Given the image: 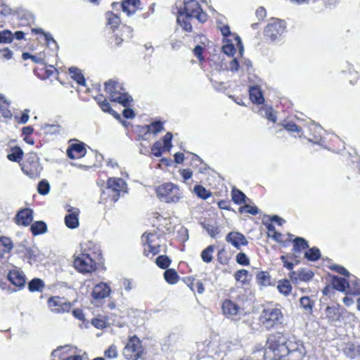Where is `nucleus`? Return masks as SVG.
Instances as JSON below:
<instances>
[{"label": "nucleus", "instance_id": "nucleus-63", "mask_svg": "<svg viewBox=\"0 0 360 360\" xmlns=\"http://www.w3.org/2000/svg\"><path fill=\"white\" fill-rule=\"evenodd\" d=\"M0 54L2 58L9 60L13 56V52L8 48L0 50Z\"/></svg>", "mask_w": 360, "mask_h": 360}, {"label": "nucleus", "instance_id": "nucleus-31", "mask_svg": "<svg viewBox=\"0 0 360 360\" xmlns=\"http://www.w3.org/2000/svg\"><path fill=\"white\" fill-rule=\"evenodd\" d=\"M69 72L72 78L74 79L79 84L86 86L85 79L79 69L72 67L69 69Z\"/></svg>", "mask_w": 360, "mask_h": 360}, {"label": "nucleus", "instance_id": "nucleus-19", "mask_svg": "<svg viewBox=\"0 0 360 360\" xmlns=\"http://www.w3.org/2000/svg\"><path fill=\"white\" fill-rule=\"evenodd\" d=\"M86 154V149L82 143H75L67 150V155L70 159H79Z\"/></svg>", "mask_w": 360, "mask_h": 360}, {"label": "nucleus", "instance_id": "nucleus-32", "mask_svg": "<svg viewBox=\"0 0 360 360\" xmlns=\"http://www.w3.org/2000/svg\"><path fill=\"white\" fill-rule=\"evenodd\" d=\"M300 304L305 313L310 314L312 311L314 302L309 297L304 296L300 299Z\"/></svg>", "mask_w": 360, "mask_h": 360}, {"label": "nucleus", "instance_id": "nucleus-17", "mask_svg": "<svg viewBox=\"0 0 360 360\" xmlns=\"http://www.w3.org/2000/svg\"><path fill=\"white\" fill-rule=\"evenodd\" d=\"M226 240L237 249H240L241 245H246L248 243L243 234L235 231L228 233L226 237Z\"/></svg>", "mask_w": 360, "mask_h": 360}, {"label": "nucleus", "instance_id": "nucleus-40", "mask_svg": "<svg viewBox=\"0 0 360 360\" xmlns=\"http://www.w3.org/2000/svg\"><path fill=\"white\" fill-rule=\"evenodd\" d=\"M314 274L311 271L302 269L297 271V277H295V281H308L312 278Z\"/></svg>", "mask_w": 360, "mask_h": 360}, {"label": "nucleus", "instance_id": "nucleus-47", "mask_svg": "<svg viewBox=\"0 0 360 360\" xmlns=\"http://www.w3.org/2000/svg\"><path fill=\"white\" fill-rule=\"evenodd\" d=\"M39 193L41 195H46L49 193L50 185L46 180L39 181L37 188Z\"/></svg>", "mask_w": 360, "mask_h": 360}, {"label": "nucleus", "instance_id": "nucleus-41", "mask_svg": "<svg viewBox=\"0 0 360 360\" xmlns=\"http://www.w3.org/2000/svg\"><path fill=\"white\" fill-rule=\"evenodd\" d=\"M194 192L199 198L204 200L208 198L211 195V192L200 185H198L194 187Z\"/></svg>", "mask_w": 360, "mask_h": 360}, {"label": "nucleus", "instance_id": "nucleus-24", "mask_svg": "<svg viewBox=\"0 0 360 360\" xmlns=\"http://www.w3.org/2000/svg\"><path fill=\"white\" fill-rule=\"evenodd\" d=\"M249 93L250 98L252 103L259 105L264 102V98L262 91L257 86H250Z\"/></svg>", "mask_w": 360, "mask_h": 360}, {"label": "nucleus", "instance_id": "nucleus-13", "mask_svg": "<svg viewBox=\"0 0 360 360\" xmlns=\"http://www.w3.org/2000/svg\"><path fill=\"white\" fill-rule=\"evenodd\" d=\"M223 314L228 318L234 321H238L241 319V315L243 314V309L230 300H226L223 302L221 306Z\"/></svg>", "mask_w": 360, "mask_h": 360}, {"label": "nucleus", "instance_id": "nucleus-51", "mask_svg": "<svg viewBox=\"0 0 360 360\" xmlns=\"http://www.w3.org/2000/svg\"><path fill=\"white\" fill-rule=\"evenodd\" d=\"M236 260L238 264L243 266H248L250 264V260L248 256L244 252H240L236 255Z\"/></svg>", "mask_w": 360, "mask_h": 360}, {"label": "nucleus", "instance_id": "nucleus-59", "mask_svg": "<svg viewBox=\"0 0 360 360\" xmlns=\"http://www.w3.org/2000/svg\"><path fill=\"white\" fill-rule=\"evenodd\" d=\"M255 15L259 20H263L266 16V9L262 6L259 7L256 10Z\"/></svg>", "mask_w": 360, "mask_h": 360}, {"label": "nucleus", "instance_id": "nucleus-9", "mask_svg": "<svg viewBox=\"0 0 360 360\" xmlns=\"http://www.w3.org/2000/svg\"><path fill=\"white\" fill-rule=\"evenodd\" d=\"M74 266L82 273H89L95 270L96 262L90 257L89 254L82 252L75 257Z\"/></svg>", "mask_w": 360, "mask_h": 360}, {"label": "nucleus", "instance_id": "nucleus-58", "mask_svg": "<svg viewBox=\"0 0 360 360\" xmlns=\"http://www.w3.org/2000/svg\"><path fill=\"white\" fill-rule=\"evenodd\" d=\"M285 129L292 132H300L301 131V127L293 122H288L285 124Z\"/></svg>", "mask_w": 360, "mask_h": 360}, {"label": "nucleus", "instance_id": "nucleus-36", "mask_svg": "<svg viewBox=\"0 0 360 360\" xmlns=\"http://www.w3.org/2000/svg\"><path fill=\"white\" fill-rule=\"evenodd\" d=\"M304 257L309 261H316L321 257V252L319 248L314 247L305 252Z\"/></svg>", "mask_w": 360, "mask_h": 360}, {"label": "nucleus", "instance_id": "nucleus-8", "mask_svg": "<svg viewBox=\"0 0 360 360\" xmlns=\"http://www.w3.org/2000/svg\"><path fill=\"white\" fill-rule=\"evenodd\" d=\"M158 235L155 232L145 233L142 236L144 255L152 259L158 254Z\"/></svg>", "mask_w": 360, "mask_h": 360}, {"label": "nucleus", "instance_id": "nucleus-38", "mask_svg": "<svg viewBox=\"0 0 360 360\" xmlns=\"http://www.w3.org/2000/svg\"><path fill=\"white\" fill-rule=\"evenodd\" d=\"M277 288L281 293L286 296L290 292L292 286L288 280H283L278 282Z\"/></svg>", "mask_w": 360, "mask_h": 360}, {"label": "nucleus", "instance_id": "nucleus-10", "mask_svg": "<svg viewBox=\"0 0 360 360\" xmlns=\"http://www.w3.org/2000/svg\"><path fill=\"white\" fill-rule=\"evenodd\" d=\"M178 188L173 184L167 183L159 186V200L165 202H175L179 200Z\"/></svg>", "mask_w": 360, "mask_h": 360}, {"label": "nucleus", "instance_id": "nucleus-60", "mask_svg": "<svg viewBox=\"0 0 360 360\" xmlns=\"http://www.w3.org/2000/svg\"><path fill=\"white\" fill-rule=\"evenodd\" d=\"M218 27L224 37H228L231 34L230 27L228 25H224L220 22Z\"/></svg>", "mask_w": 360, "mask_h": 360}, {"label": "nucleus", "instance_id": "nucleus-11", "mask_svg": "<svg viewBox=\"0 0 360 360\" xmlns=\"http://www.w3.org/2000/svg\"><path fill=\"white\" fill-rule=\"evenodd\" d=\"M53 360L58 357L59 360H82V356L76 354L75 348L69 345L58 347L51 353Z\"/></svg>", "mask_w": 360, "mask_h": 360}, {"label": "nucleus", "instance_id": "nucleus-15", "mask_svg": "<svg viewBox=\"0 0 360 360\" xmlns=\"http://www.w3.org/2000/svg\"><path fill=\"white\" fill-rule=\"evenodd\" d=\"M284 22L282 21L269 24L265 29V34L271 41L277 39L285 31Z\"/></svg>", "mask_w": 360, "mask_h": 360}, {"label": "nucleus", "instance_id": "nucleus-64", "mask_svg": "<svg viewBox=\"0 0 360 360\" xmlns=\"http://www.w3.org/2000/svg\"><path fill=\"white\" fill-rule=\"evenodd\" d=\"M239 62L236 58H233L229 64V69L232 72H236L239 70Z\"/></svg>", "mask_w": 360, "mask_h": 360}, {"label": "nucleus", "instance_id": "nucleus-21", "mask_svg": "<svg viewBox=\"0 0 360 360\" xmlns=\"http://www.w3.org/2000/svg\"><path fill=\"white\" fill-rule=\"evenodd\" d=\"M33 220V211L30 209L20 210L16 215L18 224L28 226Z\"/></svg>", "mask_w": 360, "mask_h": 360}, {"label": "nucleus", "instance_id": "nucleus-53", "mask_svg": "<svg viewBox=\"0 0 360 360\" xmlns=\"http://www.w3.org/2000/svg\"><path fill=\"white\" fill-rule=\"evenodd\" d=\"M356 345H351L349 347H346L345 350V353L347 357L350 359H354L358 356L357 353L356 352Z\"/></svg>", "mask_w": 360, "mask_h": 360}, {"label": "nucleus", "instance_id": "nucleus-20", "mask_svg": "<svg viewBox=\"0 0 360 360\" xmlns=\"http://www.w3.org/2000/svg\"><path fill=\"white\" fill-rule=\"evenodd\" d=\"M68 211L70 212L65 217V225L70 229H75L79 226V210L77 208L71 207Z\"/></svg>", "mask_w": 360, "mask_h": 360}, {"label": "nucleus", "instance_id": "nucleus-12", "mask_svg": "<svg viewBox=\"0 0 360 360\" xmlns=\"http://www.w3.org/2000/svg\"><path fill=\"white\" fill-rule=\"evenodd\" d=\"M48 306L52 312L59 314L68 312L72 307V304L64 297L55 296L49 298Z\"/></svg>", "mask_w": 360, "mask_h": 360}, {"label": "nucleus", "instance_id": "nucleus-39", "mask_svg": "<svg viewBox=\"0 0 360 360\" xmlns=\"http://www.w3.org/2000/svg\"><path fill=\"white\" fill-rule=\"evenodd\" d=\"M232 199L236 204L245 202V195L238 189L233 188L231 192Z\"/></svg>", "mask_w": 360, "mask_h": 360}, {"label": "nucleus", "instance_id": "nucleus-56", "mask_svg": "<svg viewBox=\"0 0 360 360\" xmlns=\"http://www.w3.org/2000/svg\"><path fill=\"white\" fill-rule=\"evenodd\" d=\"M122 32V35L126 39H131L133 36V29L129 26L123 25Z\"/></svg>", "mask_w": 360, "mask_h": 360}, {"label": "nucleus", "instance_id": "nucleus-52", "mask_svg": "<svg viewBox=\"0 0 360 360\" xmlns=\"http://www.w3.org/2000/svg\"><path fill=\"white\" fill-rule=\"evenodd\" d=\"M201 225H202V228L205 229L207 231L208 234L212 238H214L215 237V236L217 233V230L215 226H214L213 225H211V224H206L205 222H202Z\"/></svg>", "mask_w": 360, "mask_h": 360}, {"label": "nucleus", "instance_id": "nucleus-26", "mask_svg": "<svg viewBox=\"0 0 360 360\" xmlns=\"http://www.w3.org/2000/svg\"><path fill=\"white\" fill-rule=\"evenodd\" d=\"M163 277L165 281L170 285L176 284L179 280V276L174 269H167L163 274Z\"/></svg>", "mask_w": 360, "mask_h": 360}, {"label": "nucleus", "instance_id": "nucleus-42", "mask_svg": "<svg viewBox=\"0 0 360 360\" xmlns=\"http://www.w3.org/2000/svg\"><path fill=\"white\" fill-rule=\"evenodd\" d=\"M214 248L213 245H209L201 253L202 259L206 262L210 263L212 260V253L214 252Z\"/></svg>", "mask_w": 360, "mask_h": 360}, {"label": "nucleus", "instance_id": "nucleus-35", "mask_svg": "<svg viewBox=\"0 0 360 360\" xmlns=\"http://www.w3.org/2000/svg\"><path fill=\"white\" fill-rule=\"evenodd\" d=\"M23 151L20 147H15L12 149V153L7 155L9 160L19 162L22 158Z\"/></svg>", "mask_w": 360, "mask_h": 360}, {"label": "nucleus", "instance_id": "nucleus-2", "mask_svg": "<svg viewBox=\"0 0 360 360\" xmlns=\"http://www.w3.org/2000/svg\"><path fill=\"white\" fill-rule=\"evenodd\" d=\"M139 133L143 141L141 143L140 152L158 157V121L141 127Z\"/></svg>", "mask_w": 360, "mask_h": 360}, {"label": "nucleus", "instance_id": "nucleus-33", "mask_svg": "<svg viewBox=\"0 0 360 360\" xmlns=\"http://www.w3.org/2000/svg\"><path fill=\"white\" fill-rule=\"evenodd\" d=\"M97 101L100 108L102 109L103 112H106L111 114L117 120L120 118V114L116 112L114 110L111 108L109 102L106 99L101 101H99L97 99Z\"/></svg>", "mask_w": 360, "mask_h": 360}, {"label": "nucleus", "instance_id": "nucleus-30", "mask_svg": "<svg viewBox=\"0 0 360 360\" xmlns=\"http://www.w3.org/2000/svg\"><path fill=\"white\" fill-rule=\"evenodd\" d=\"M44 286V281L40 278H34L28 283V288L31 292H42Z\"/></svg>", "mask_w": 360, "mask_h": 360}, {"label": "nucleus", "instance_id": "nucleus-37", "mask_svg": "<svg viewBox=\"0 0 360 360\" xmlns=\"http://www.w3.org/2000/svg\"><path fill=\"white\" fill-rule=\"evenodd\" d=\"M173 135L171 132H167L162 139L163 146L162 148L159 147V156L161 155V150H169L172 147V140Z\"/></svg>", "mask_w": 360, "mask_h": 360}, {"label": "nucleus", "instance_id": "nucleus-29", "mask_svg": "<svg viewBox=\"0 0 360 360\" xmlns=\"http://www.w3.org/2000/svg\"><path fill=\"white\" fill-rule=\"evenodd\" d=\"M30 230L33 235L37 236L46 233L47 231V226L45 222L42 221H37L31 225Z\"/></svg>", "mask_w": 360, "mask_h": 360}, {"label": "nucleus", "instance_id": "nucleus-5", "mask_svg": "<svg viewBox=\"0 0 360 360\" xmlns=\"http://www.w3.org/2000/svg\"><path fill=\"white\" fill-rule=\"evenodd\" d=\"M126 184L120 178H110L108 181V184L105 190L101 193V198L104 200H110L112 202L118 200L120 193L125 192Z\"/></svg>", "mask_w": 360, "mask_h": 360}, {"label": "nucleus", "instance_id": "nucleus-6", "mask_svg": "<svg viewBox=\"0 0 360 360\" xmlns=\"http://www.w3.org/2000/svg\"><path fill=\"white\" fill-rule=\"evenodd\" d=\"M184 14L186 18H196L200 22H205L207 19V15L200 6L196 0H184Z\"/></svg>", "mask_w": 360, "mask_h": 360}, {"label": "nucleus", "instance_id": "nucleus-3", "mask_svg": "<svg viewBox=\"0 0 360 360\" xmlns=\"http://www.w3.org/2000/svg\"><path fill=\"white\" fill-rule=\"evenodd\" d=\"M105 89L112 101L120 103L124 107L129 106L133 101L131 96L125 91L122 84L115 80L106 82Z\"/></svg>", "mask_w": 360, "mask_h": 360}, {"label": "nucleus", "instance_id": "nucleus-57", "mask_svg": "<svg viewBox=\"0 0 360 360\" xmlns=\"http://www.w3.org/2000/svg\"><path fill=\"white\" fill-rule=\"evenodd\" d=\"M91 323L98 329H102L106 326V322L103 319L98 318L93 319Z\"/></svg>", "mask_w": 360, "mask_h": 360}, {"label": "nucleus", "instance_id": "nucleus-22", "mask_svg": "<svg viewBox=\"0 0 360 360\" xmlns=\"http://www.w3.org/2000/svg\"><path fill=\"white\" fill-rule=\"evenodd\" d=\"M326 318L330 323L340 321L341 312L338 305L328 306L326 309Z\"/></svg>", "mask_w": 360, "mask_h": 360}, {"label": "nucleus", "instance_id": "nucleus-46", "mask_svg": "<svg viewBox=\"0 0 360 360\" xmlns=\"http://www.w3.org/2000/svg\"><path fill=\"white\" fill-rule=\"evenodd\" d=\"M248 276V271L245 269H240L236 272L234 278L237 281L245 283Z\"/></svg>", "mask_w": 360, "mask_h": 360}, {"label": "nucleus", "instance_id": "nucleus-54", "mask_svg": "<svg viewBox=\"0 0 360 360\" xmlns=\"http://www.w3.org/2000/svg\"><path fill=\"white\" fill-rule=\"evenodd\" d=\"M105 356L109 359H114L117 356V347L115 345H110L105 351Z\"/></svg>", "mask_w": 360, "mask_h": 360}, {"label": "nucleus", "instance_id": "nucleus-48", "mask_svg": "<svg viewBox=\"0 0 360 360\" xmlns=\"http://www.w3.org/2000/svg\"><path fill=\"white\" fill-rule=\"evenodd\" d=\"M0 245H1V246L4 248V250H6L8 253L13 248V243L11 240L7 237L0 238Z\"/></svg>", "mask_w": 360, "mask_h": 360}, {"label": "nucleus", "instance_id": "nucleus-18", "mask_svg": "<svg viewBox=\"0 0 360 360\" xmlns=\"http://www.w3.org/2000/svg\"><path fill=\"white\" fill-rule=\"evenodd\" d=\"M293 253L289 257L290 259H293L297 264L299 260L297 259L298 255L297 253H300L302 250L309 248L308 242L303 238L297 237L293 240Z\"/></svg>", "mask_w": 360, "mask_h": 360}, {"label": "nucleus", "instance_id": "nucleus-34", "mask_svg": "<svg viewBox=\"0 0 360 360\" xmlns=\"http://www.w3.org/2000/svg\"><path fill=\"white\" fill-rule=\"evenodd\" d=\"M257 283L261 286H268L271 285V277L268 272L260 271L257 274Z\"/></svg>", "mask_w": 360, "mask_h": 360}, {"label": "nucleus", "instance_id": "nucleus-23", "mask_svg": "<svg viewBox=\"0 0 360 360\" xmlns=\"http://www.w3.org/2000/svg\"><path fill=\"white\" fill-rule=\"evenodd\" d=\"M120 6L124 12L128 15H131L136 13L140 6L139 0H124L120 4Z\"/></svg>", "mask_w": 360, "mask_h": 360}, {"label": "nucleus", "instance_id": "nucleus-55", "mask_svg": "<svg viewBox=\"0 0 360 360\" xmlns=\"http://www.w3.org/2000/svg\"><path fill=\"white\" fill-rule=\"evenodd\" d=\"M240 212H246L248 213L252 214L253 215H255L258 213V209L255 206H252L250 205H245L243 207H241L240 208Z\"/></svg>", "mask_w": 360, "mask_h": 360}, {"label": "nucleus", "instance_id": "nucleus-27", "mask_svg": "<svg viewBox=\"0 0 360 360\" xmlns=\"http://www.w3.org/2000/svg\"><path fill=\"white\" fill-rule=\"evenodd\" d=\"M333 288L337 290L344 292L349 286V283L345 278L334 276L331 281Z\"/></svg>", "mask_w": 360, "mask_h": 360}, {"label": "nucleus", "instance_id": "nucleus-43", "mask_svg": "<svg viewBox=\"0 0 360 360\" xmlns=\"http://www.w3.org/2000/svg\"><path fill=\"white\" fill-rule=\"evenodd\" d=\"M107 19L108 25L110 26L112 30H114L115 27H117L120 24V18L112 13L108 14Z\"/></svg>", "mask_w": 360, "mask_h": 360}, {"label": "nucleus", "instance_id": "nucleus-25", "mask_svg": "<svg viewBox=\"0 0 360 360\" xmlns=\"http://www.w3.org/2000/svg\"><path fill=\"white\" fill-rule=\"evenodd\" d=\"M41 129L51 134H59L64 131L63 127L59 124L44 123L41 125Z\"/></svg>", "mask_w": 360, "mask_h": 360}, {"label": "nucleus", "instance_id": "nucleus-45", "mask_svg": "<svg viewBox=\"0 0 360 360\" xmlns=\"http://www.w3.org/2000/svg\"><path fill=\"white\" fill-rule=\"evenodd\" d=\"M260 113L269 120L276 122V116L273 112V109L270 107H265L261 109Z\"/></svg>", "mask_w": 360, "mask_h": 360}, {"label": "nucleus", "instance_id": "nucleus-16", "mask_svg": "<svg viewBox=\"0 0 360 360\" xmlns=\"http://www.w3.org/2000/svg\"><path fill=\"white\" fill-rule=\"evenodd\" d=\"M111 288L110 285L104 282L96 284L92 290L91 296L96 301L102 300L110 296Z\"/></svg>", "mask_w": 360, "mask_h": 360}, {"label": "nucleus", "instance_id": "nucleus-62", "mask_svg": "<svg viewBox=\"0 0 360 360\" xmlns=\"http://www.w3.org/2000/svg\"><path fill=\"white\" fill-rule=\"evenodd\" d=\"M223 51L227 56H232L235 52L234 46L231 44H226L222 47Z\"/></svg>", "mask_w": 360, "mask_h": 360}, {"label": "nucleus", "instance_id": "nucleus-49", "mask_svg": "<svg viewBox=\"0 0 360 360\" xmlns=\"http://www.w3.org/2000/svg\"><path fill=\"white\" fill-rule=\"evenodd\" d=\"M171 259L166 255H159V268L167 269L171 264Z\"/></svg>", "mask_w": 360, "mask_h": 360}, {"label": "nucleus", "instance_id": "nucleus-61", "mask_svg": "<svg viewBox=\"0 0 360 360\" xmlns=\"http://www.w3.org/2000/svg\"><path fill=\"white\" fill-rule=\"evenodd\" d=\"M332 269H334L335 271L339 273L341 275L345 276H349L350 274L349 272L343 266L340 265H334L331 268Z\"/></svg>", "mask_w": 360, "mask_h": 360}, {"label": "nucleus", "instance_id": "nucleus-44", "mask_svg": "<svg viewBox=\"0 0 360 360\" xmlns=\"http://www.w3.org/2000/svg\"><path fill=\"white\" fill-rule=\"evenodd\" d=\"M13 39V34L11 31L5 30L0 32V43H10Z\"/></svg>", "mask_w": 360, "mask_h": 360}, {"label": "nucleus", "instance_id": "nucleus-1", "mask_svg": "<svg viewBox=\"0 0 360 360\" xmlns=\"http://www.w3.org/2000/svg\"><path fill=\"white\" fill-rule=\"evenodd\" d=\"M266 346L276 360H302L306 354L303 343L291 340L288 333L276 332L270 334Z\"/></svg>", "mask_w": 360, "mask_h": 360}, {"label": "nucleus", "instance_id": "nucleus-50", "mask_svg": "<svg viewBox=\"0 0 360 360\" xmlns=\"http://www.w3.org/2000/svg\"><path fill=\"white\" fill-rule=\"evenodd\" d=\"M32 32H34L36 34H43L44 36V38L46 41L47 43H49L51 41H52L53 43L54 44H56V41L54 40V39L52 37V36L51 35V34L49 33H46L41 28H34L32 30Z\"/></svg>", "mask_w": 360, "mask_h": 360}, {"label": "nucleus", "instance_id": "nucleus-7", "mask_svg": "<svg viewBox=\"0 0 360 360\" xmlns=\"http://www.w3.org/2000/svg\"><path fill=\"white\" fill-rule=\"evenodd\" d=\"M143 349L141 340L136 336L129 339L123 350L124 356L128 360H138L142 355Z\"/></svg>", "mask_w": 360, "mask_h": 360}, {"label": "nucleus", "instance_id": "nucleus-4", "mask_svg": "<svg viewBox=\"0 0 360 360\" xmlns=\"http://www.w3.org/2000/svg\"><path fill=\"white\" fill-rule=\"evenodd\" d=\"M259 321L266 329L271 330L283 323L284 316L280 308L266 307L261 312Z\"/></svg>", "mask_w": 360, "mask_h": 360}, {"label": "nucleus", "instance_id": "nucleus-28", "mask_svg": "<svg viewBox=\"0 0 360 360\" xmlns=\"http://www.w3.org/2000/svg\"><path fill=\"white\" fill-rule=\"evenodd\" d=\"M179 15L177 16V22L181 27L186 32H191L192 25L190 22L191 18H186V15L184 14L183 10L179 9L178 11Z\"/></svg>", "mask_w": 360, "mask_h": 360}, {"label": "nucleus", "instance_id": "nucleus-14", "mask_svg": "<svg viewBox=\"0 0 360 360\" xmlns=\"http://www.w3.org/2000/svg\"><path fill=\"white\" fill-rule=\"evenodd\" d=\"M7 278L19 289L22 288L26 283V276L24 272L17 267H14L9 271Z\"/></svg>", "mask_w": 360, "mask_h": 360}]
</instances>
